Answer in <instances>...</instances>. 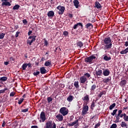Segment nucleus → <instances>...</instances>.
Here are the masks:
<instances>
[{"label": "nucleus", "instance_id": "nucleus-1", "mask_svg": "<svg viewBox=\"0 0 128 128\" xmlns=\"http://www.w3.org/2000/svg\"><path fill=\"white\" fill-rule=\"evenodd\" d=\"M102 44L104 45V50H108L112 48V42L110 37H106L102 42Z\"/></svg>", "mask_w": 128, "mask_h": 128}, {"label": "nucleus", "instance_id": "nucleus-2", "mask_svg": "<svg viewBox=\"0 0 128 128\" xmlns=\"http://www.w3.org/2000/svg\"><path fill=\"white\" fill-rule=\"evenodd\" d=\"M96 54H92V56L87 57L84 58V62L87 64H92L96 60Z\"/></svg>", "mask_w": 128, "mask_h": 128}, {"label": "nucleus", "instance_id": "nucleus-3", "mask_svg": "<svg viewBox=\"0 0 128 128\" xmlns=\"http://www.w3.org/2000/svg\"><path fill=\"white\" fill-rule=\"evenodd\" d=\"M90 78V74L88 72L85 73L84 76H82L80 78V84H84L86 82H88V78Z\"/></svg>", "mask_w": 128, "mask_h": 128}, {"label": "nucleus", "instance_id": "nucleus-4", "mask_svg": "<svg viewBox=\"0 0 128 128\" xmlns=\"http://www.w3.org/2000/svg\"><path fill=\"white\" fill-rule=\"evenodd\" d=\"M59 112L63 116H66L68 114V109L66 107H62L60 109Z\"/></svg>", "mask_w": 128, "mask_h": 128}, {"label": "nucleus", "instance_id": "nucleus-5", "mask_svg": "<svg viewBox=\"0 0 128 128\" xmlns=\"http://www.w3.org/2000/svg\"><path fill=\"white\" fill-rule=\"evenodd\" d=\"M44 128H56V123H54L52 126V121L49 120L46 123Z\"/></svg>", "mask_w": 128, "mask_h": 128}, {"label": "nucleus", "instance_id": "nucleus-6", "mask_svg": "<svg viewBox=\"0 0 128 128\" xmlns=\"http://www.w3.org/2000/svg\"><path fill=\"white\" fill-rule=\"evenodd\" d=\"M36 36H29L26 41L27 44L30 46L34 42H36Z\"/></svg>", "mask_w": 128, "mask_h": 128}, {"label": "nucleus", "instance_id": "nucleus-7", "mask_svg": "<svg viewBox=\"0 0 128 128\" xmlns=\"http://www.w3.org/2000/svg\"><path fill=\"white\" fill-rule=\"evenodd\" d=\"M57 10H58V14L60 15L64 14V10H66V8L64 6H58L56 7Z\"/></svg>", "mask_w": 128, "mask_h": 128}, {"label": "nucleus", "instance_id": "nucleus-8", "mask_svg": "<svg viewBox=\"0 0 128 128\" xmlns=\"http://www.w3.org/2000/svg\"><path fill=\"white\" fill-rule=\"evenodd\" d=\"M86 105H83L82 110V116H86V114H88V104H85Z\"/></svg>", "mask_w": 128, "mask_h": 128}, {"label": "nucleus", "instance_id": "nucleus-9", "mask_svg": "<svg viewBox=\"0 0 128 128\" xmlns=\"http://www.w3.org/2000/svg\"><path fill=\"white\" fill-rule=\"evenodd\" d=\"M67 126H74L75 128H78L79 126L78 125V120H76L72 122V124L68 123Z\"/></svg>", "mask_w": 128, "mask_h": 128}, {"label": "nucleus", "instance_id": "nucleus-10", "mask_svg": "<svg viewBox=\"0 0 128 128\" xmlns=\"http://www.w3.org/2000/svg\"><path fill=\"white\" fill-rule=\"evenodd\" d=\"M82 100L85 102V104H88V103L90 102V96L86 94L82 98Z\"/></svg>", "mask_w": 128, "mask_h": 128}, {"label": "nucleus", "instance_id": "nucleus-11", "mask_svg": "<svg viewBox=\"0 0 128 128\" xmlns=\"http://www.w3.org/2000/svg\"><path fill=\"white\" fill-rule=\"evenodd\" d=\"M110 69L106 68L102 72V74L104 76H110Z\"/></svg>", "mask_w": 128, "mask_h": 128}, {"label": "nucleus", "instance_id": "nucleus-12", "mask_svg": "<svg viewBox=\"0 0 128 128\" xmlns=\"http://www.w3.org/2000/svg\"><path fill=\"white\" fill-rule=\"evenodd\" d=\"M96 89V84H92L90 88V94H92L94 92V91Z\"/></svg>", "mask_w": 128, "mask_h": 128}, {"label": "nucleus", "instance_id": "nucleus-13", "mask_svg": "<svg viewBox=\"0 0 128 128\" xmlns=\"http://www.w3.org/2000/svg\"><path fill=\"white\" fill-rule=\"evenodd\" d=\"M40 118L42 120V122H44V120H46V113H44V112H42L40 113Z\"/></svg>", "mask_w": 128, "mask_h": 128}, {"label": "nucleus", "instance_id": "nucleus-14", "mask_svg": "<svg viewBox=\"0 0 128 128\" xmlns=\"http://www.w3.org/2000/svg\"><path fill=\"white\" fill-rule=\"evenodd\" d=\"M96 76H102V70L101 69H98V70H96Z\"/></svg>", "mask_w": 128, "mask_h": 128}, {"label": "nucleus", "instance_id": "nucleus-15", "mask_svg": "<svg viewBox=\"0 0 128 128\" xmlns=\"http://www.w3.org/2000/svg\"><path fill=\"white\" fill-rule=\"evenodd\" d=\"M40 72L41 74H45L48 72V70H46V67L42 66L40 68Z\"/></svg>", "mask_w": 128, "mask_h": 128}, {"label": "nucleus", "instance_id": "nucleus-16", "mask_svg": "<svg viewBox=\"0 0 128 128\" xmlns=\"http://www.w3.org/2000/svg\"><path fill=\"white\" fill-rule=\"evenodd\" d=\"M56 118H57L59 122H62V120H64V116L62 114H58L56 116Z\"/></svg>", "mask_w": 128, "mask_h": 128}, {"label": "nucleus", "instance_id": "nucleus-17", "mask_svg": "<svg viewBox=\"0 0 128 128\" xmlns=\"http://www.w3.org/2000/svg\"><path fill=\"white\" fill-rule=\"evenodd\" d=\"M126 82H127L126 81V80H122L120 83V86L124 88V86H126Z\"/></svg>", "mask_w": 128, "mask_h": 128}, {"label": "nucleus", "instance_id": "nucleus-18", "mask_svg": "<svg viewBox=\"0 0 128 128\" xmlns=\"http://www.w3.org/2000/svg\"><path fill=\"white\" fill-rule=\"evenodd\" d=\"M47 16H48V18H52L54 16V12L52 10L49 11L47 14Z\"/></svg>", "mask_w": 128, "mask_h": 128}, {"label": "nucleus", "instance_id": "nucleus-19", "mask_svg": "<svg viewBox=\"0 0 128 128\" xmlns=\"http://www.w3.org/2000/svg\"><path fill=\"white\" fill-rule=\"evenodd\" d=\"M2 6H10L12 4L10 3L9 2L6 1L4 2H2Z\"/></svg>", "mask_w": 128, "mask_h": 128}, {"label": "nucleus", "instance_id": "nucleus-20", "mask_svg": "<svg viewBox=\"0 0 128 128\" xmlns=\"http://www.w3.org/2000/svg\"><path fill=\"white\" fill-rule=\"evenodd\" d=\"M78 26H82V28L83 26H82V24L81 22H79V23H77L76 24H75L74 26H73V28L74 30H76V28H78Z\"/></svg>", "mask_w": 128, "mask_h": 128}, {"label": "nucleus", "instance_id": "nucleus-21", "mask_svg": "<svg viewBox=\"0 0 128 128\" xmlns=\"http://www.w3.org/2000/svg\"><path fill=\"white\" fill-rule=\"evenodd\" d=\"M94 8H102V6L100 4L98 1L95 2V6Z\"/></svg>", "mask_w": 128, "mask_h": 128}, {"label": "nucleus", "instance_id": "nucleus-22", "mask_svg": "<svg viewBox=\"0 0 128 128\" xmlns=\"http://www.w3.org/2000/svg\"><path fill=\"white\" fill-rule=\"evenodd\" d=\"M74 96L70 95L67 98V100L69 102H72V100H74Z\"/></svg>", "mask_w": 128, "mask_h": 128}, {"label": "nucleus", "instance_id": "nucleus-23", "mask_svg": "<svg viewBox=\"0 0 128 128\" xmlns=\"http://www.w3.org/2000/svg\"><path fill=\"white\" fill-rule=\"evenodd\" d=\"M112 80V77L109 76L108 78H105L103 82L104 84H108V82H110V81Z\"/></svg>", "mask_w": 128, "mask_h": 128}, {"label": "nucleus", "instance_id": "nucleus-24", "mask_svg": "<svg viewBox=\"0 0 128 128\" xmlns=\"http://www.w3.org/2000/svg\"><path fill=\"white\" fill-rule=\"evenodd\" d=\"M73 4H74V6H76V8H78V4H80V2H78V0H74Z\"/></svg>", "mask_w": 128, "mask_h": 128}, {"label": "nucleus", "instance_id": "nucleus-25", "mask_svg": "<svg viewBox=\"0 0 128 128\" xmlns=\"http://www.w3.org/2000/svg\"><path fill=\"white\" fill-rule=\"evenodd\" d=\"M76 46L81 48H82V46H84V43H82V41L78 42L76 44Z\"/></svg>", "mask_w": 128, "mask_h": 128}, {"label": "nucleus", "instance_id": "nucleus-26", "mask_svg": "<svg viewBox=\"0 0 128 128\" xmlns=\"http://www.w3.org/2000/svg\"><path fill=\"white\" fill-rule=\"evenodd\" d=\"M44 66H52V61H50V60L46 61L44 63Z\"/></svg>", "mask_w": 128, "mask_h": 128}, {"label": "nucleus", "instance_id": "nucleus-27", "mask_svg": "<svg viewBox=\"0 0 128 128\" xmlns=\"http://www.w3.org/2000/svg\"><path fill=\"white\" fill-rule=\"evenodd\" d=\"M115 117L116 118V120L114 122H120V115L116 114Z\"/></svg>", "mask_w": 128, "mask_h": 128}, {"label": "nucleus", "instance_id": "nucleus-28", "mask_svg": "<svg viewBox=\"0 0 128 128\" xmlns=\"http://www.w3.org/2000/svg\"><path fill=\"white\" fill-rule=\"evenodd\" d=\"M90 27H91L92 28H94V26H92V24L90 23H88L85 26L86 28H88Z\"/></svg>", "mask_w": 128, "mask_h": 128}, {"label": "nucleus", "instance_id": "nucleus-29", "mask_svg": "<svg viewBox=\"0 0 128 128\" xmlns=\"http://www.w3.org/2000/svg\"><path fill=\"white\" fill-rule=\"evenodd\" d=\"M103 58L104 60H106V62L110 60H112V58H110V56L108 57V56H105Z\"/></svg>", "mask_w": 128, "mask_h": 128}, {"label": "nucleus", "instance_id": "nucleus-30", "mask_svg": "<svg viewBox=\"0 0 128 128\" xmlns=\"http://www.w3.org/2000/svg\"><path fill=\"white\" fill-rule=\"evenodd\" d=\"M8 80V77L3 76L0 78V82H6Z\"/></svg>", "mask_w": 128, "mask_h": 128}, {"label": "nucleus", "instance_id": "nucleus-31", "mask_svg": "<svg viewBox=\"0 0 128 128\" xmlns=\"http://www.w3.org/2000/svg\"><path fill=\"white\" fill-rule=\"evenodd\" d=\"M74 86L76 88H80V85H78V81L74 82Z\"/></svg>", "mask_w": 128, "mask_h": 128}, {"label": "nucleus", "instance_id": "nucleus-32", "mask_svg": "<svg viewBox=\"0 0 128 128\" xmlns=\"http://www.w3.org/2000/svg\"><path fill=\"white\" fill-rule=\"evenodd\" d=\"M121 126L122 128H128V124L124 122H122L121 123Z\"/></svg>", "mask_w": 128, "mask_h": 128}, {"label": "nucleus", "instance_id": "nucleus-33", "mask_svg": "<svg viewBox=\"0 0 128 128\" xmlns=\"http://www.w3.org/2000/svg\"><path fill=\"white\" fill-rule=\"evenodd\" d=\"M20 8V5L16 4L13 7L12 9L14 10H18Z\"/></svg>", "mask_w": 128, "mask_h": 128}, {"label": "nucleus", "instance_id": "nucleus-34", "mask_svg": "<svg viewBox=\"0 0 128 128\" xmlns=\"http://www.w3.org/2000/svg\"><path fill=\"white\" fill-rule=\"evenodd\" d=\"M94 106H96V102L93 101L92 102V104H91V106H90V108L91 110H94Z\"/></svg>", "mask_w": 128, "mask_h": 128}, {"label": "nucleus", "instance_id": "nucleus-35", "mask_svg": "<svg viewBox=\"0 0 128 128\" xmlns=\"http://www.w3.org/2000/svg\"><path fill=\"white\" fill-rule=\"evenodd\" d=\"M47 100L48 104H52V98L51 97H48Z\"/></svg>", "mask_w": 128, "mask_h": 128}, {"label": "nucleus", "instance_id": "nucleus-36", "mask_svg": "<svg viewBox=\"0 0 128 128\" xmlns=\"http://www.w3.org/2000/svg\"><path fill=\"white\" fill-rule=\"evenodd\" d=\"M27 67H28V65L26 63L24 64L22 66L23 70H26V68Z\"/></svg>", "mask_w": 128, "mask_h": 128}, {"label": "nucleus", "instance_id": "nucleus-37", "mask_svg": "<svg viewBox=\"0 0 128 128\" xmlns=\"http://www.w3.org/2000/svg\"><path fill=\"white\" fill-rule=\"evenodd\" d=\"M116 106V103H113L112 105H110L109 107L110 110H112Z\"/></svg>", "mask_w": 128, "mask_h": 128}, {"label": "nucleus", "instance_id": "nucleus-38", "mask_svg": "<svg viewBox=\"0 0 128 128\" xmlns=\"http://www.w3.org/2000/svg\"><path fill=\"white\" fill-rule=\"evenodd\" d=\"M24 100V98H20V100H18V104H22V102Z\"/></svg>", "mask_w": 128, "mask_h": 128}, {"label": "nucleus", "instance_id": "nucleus-39", "mask_svg": "<svg viewBox=\"0 0 128 128\" xmlns=\"http://www.w3.org/2000/svg\"><path fill=\"white\" fill-rule=\"evenodd\" d=\"M40 74V71H36V72H34L33 74L35 76H38V74Z\"/></svg>", "mask_w": 128, "mask_h": 128}, {"label": "nucleus", "instance_id": "nucleus-40", "mask_svg": "<svg viewBox=\"0 0 128 128\" xmlns=\"http://www.w3.org/2000/svg\"><path fill=\"white\" fill-rule=\"evenodd\" d=\"M4 36H6V34L1 33L0 34V40H2V38H4Z\"/></svg>", "mask_w": 128, "mask_h": 128}, {"label": "nucleus", "instance_id": "nucleus-41", "mask_svg": "<svg viewBox=\"0 0 128 128\" xmlns=\"http://www.w3.org/2000/svg\"><path fill=\"white\" fill-rule=\"evenodd\" d=\"M118 112V109H116L114 110H113V112L111 113L112 116H114L115 114H116V112Z\"/></svg>", "mask_w": 128, "mask_h": 128}, {"label": "nucleus", "instance_id": "nucleus-42", "mask_svg": "<svg viewBox=\"0 0 128 128\" xmlns=\"http://www.w3.org/2000/svg\"><path fill=\"white\" fill-rule=\"evenodd\" d=\"M63 35L64 36H68V32L64 31L63 32Z\"/></svg>", "mask_w": 128, "mask_h": 128}, {"label": "nucleus", "instance_id": "nucleus-43", "mask_svg": "<svg viewBox=\"0 0 128 128\" xmlns=\"http://www.w3.org/2000/svg\"><path fill=\"white\" fill-rule=\"evenodd\" d=\"M22 112H28V108H26V109H23L22 110Z\"/></svg>", "mask_w": 128, "mask_h": 128}, {"label": "nucleus", "instance_id": "nucleus-44", "mask_svg": "<svg viewBox=\"0 0 128 128\" xmlns=\"http://www.w3.org/2000/svg\"><path fill=\"white\" fill-rule=\"evenodd\" d=\"M118 126L116 124H113L110 127V128H116Z\"/></svg>", "mask_w": 128, "mask_h": 128}, {"label": "nucleus", "instance_id": "nucleus-45", "mask_svg": "<svg viewBox=\"0 0 128 128\" xmlns=\"http://www.w3.org/2000/svg\"><path fill=\"white\" fill-rule=\"evenodd\" d=\"M48 42L46 40H44V46H48Z\"/></svg>", "mask_w": 128, "mask_h": 128}, {"label": "nucleus", "instance_id": "nucleus-46", "mask_svg": "<svg viewBox=\"0 0 128 128\" xmlns=\"http://www.w3.org/2000/svg\"><path fill=\"white\" fill-rule=\"evenodd\" d=\"M100 126V123L98 122V124H95L94 128H98V126Z\"/></svg>", "mask_w": 128, "mask_h": 128}, {"label": "nucleus", "instance_id": "nucleus-47", "mask_svg": "<svg viewBox=\"0 0 128 128\" xmlns=\"http://www.w3.org/2000/svg\"><path fill=\"white\" fill-rule=\"evenodd\" d=\"M122 110H120L118 111V114H117L118 116H120V114H122Z\"/></svg>", "mask_w": 128, "mask_h": 128}, {"label": "nucleus", "instance_id": "nucleus-48", "mask_svg": "<svg viewBox=\"0 0 128 128\" xmlns=\"http://www.w3.org/2000/svg\"><path fill=\"white\" fill-rule=\"evenodd\" d=\"M22 22L24 24H28V21L24 19L22 20Z\"/></svg>", "mask_w": 128, "mask_h": 128}, {"label": "nucleus", "instance_id": "nucleus-49", "mask_svg": "<svg viewBox=\"0 0 128 128\" xmlns=\"http://www.w3.org/2000/svg\"><path fill=\"white\" fill-rule=\"evenodd\" d=\"M20 32H18V31L16 32V34H15L16 38H18V34H20Z\"/></svg>", "mask_w": 128, "mask_h": 128}, {"label": "nucleus", "instance_id": "nucleus-50", "mask_svg": "<svg viewBox=\"0 0 128 128\" xmlns=\"http://www.w3.org/2000/svg\"><path fill=\"white\" fill-rule=\"evenodd\" d=\"M123 119L125 122H128V116H126L125 118H123Z\"/></svg>", "mask_w": 128, "mask_h": 128}, {"label": "nucleus", "instance_id": "nucleus-51", "mask_svg": "<svg viewBox=\"0 0 128 128\" xmlns=\"http://www.w3.org/2000/svg\"><path fill=\"white\" fill-rule=\"evenodd\" d=\"M68 16L70 18H72V17L74 16V15L72 14H68Z\"/></svg>", "mask_w": 128, "mask_h": 128}, {"label": "nucleus", "instance_id": "nucleus-52", "mask_svg": "<svg viewBox=\"0 0 128 128\" xmlns=\"http://www.w3.org/2000/svg\"><path fill=\"white\" fill-rule=\"evenodd\" d=\"M103 94H104V93L102 92H100L98 96V98H102Z\"/></svg>", "mask_w": 128, "mask_h": 128}, {"label": "nucleus", "instance_id": "nucleus-53", "mask_svg": "<svg viewBox=\"0 0 128 128\" xmlns=\"http://www.w3.org/2000/svg\"><path fill=\"white\" fill-rule=\"evenodd\" d=\"M14 94H16L14 93V92H12L10 94V96H14Z\"/></svg>", "mask_w": 128, "mask_h": 128}, {"label": "nucleus", "instance_id": "nucleus-54", "mask_svg": "<svg viewBox=\"0 0 128 128\" xmlns=\"http://www.w3.org/2000/svg\"><path fill=\"white\" fill-rule=\"evenodd\" d=\"M32 34V31L29 30V32H28V36H30Z\"/></svg>", "mask_w": 128, "mask_h": 128}, {"label": "nucleus", "instance_id": "nucleus-55", "mask_svg": "<svg viewBox=\"0 0 128 128\" xmlns=\"http://www.w3.org/2000/svg\"><path fill=\"white\" fill-rule=\"evenodd\" d=\"M5 126H6V122L4 120L3 123L2 124V127L4 128Z\"/></svg>", "mask_w": 128, "mask_h": 128}, {"label": "nucleus", "instance_id": "nucleus-56", "mask_svg": "<svg viewBox=\"0 0 128 128\" xmlns=\"http://www.w3.org/2000/svg\"><path fill=\"white\" fill-rule=\"evenodd\" d=\"M124 46L126 48L128 47V41H126V42H125V44H124Z\"/></svg>", "mask_w": 128, "mask_h": 128}, {"label": "nucleus", "instance_id": "nucleus-57", "mask_svg": "<svg viewBox=\"0 0 128 128\" xmlns=\"http://www.w3.org/2000/svg\"><path fill=\"white\" fill-rule=\"evenodd\" d=\"M27 64V66H28V68H32V64L28 63V64Z\"/></svg>", "mask_w": 128, "mask_h": 128}, {"label": "nucleus", "instance_id": "nucleus-58", "mask_svg": "<svg viewBox=\"0 0 128 128\" xmlns=\"http://www.w3.org/2000/svg\"><path fill=\"white\" fill-rule=\"evenodd\" d=\"M71 34H76V32H74V29H72V30Z\"/></svg>", "mask_w": 128, "mask_h": 128}, {"label": "nucleus", "instance_id": "nucleus-59", "mask_svg": "<svg viewBox=\"0 0 128 128\" xmlns=\"http://www.w3.org/2000/svg\"><path fill=\"white\" fill-rule=\"evenodd\" d=\"M4 90H0V94H4Z\"/></svg>", "mask_w": 128, "mask_h": 128}, {"label": "nucleus", "instance_id": "nucleus-60", "mask_svg": "<svg viewBox=\"0 0 128 128\" xmlns=\"http://www.w3.org/2000/svg\"><path fill=\"white\" fill-rule=\"evenodd\" d=\"M38 126H31V128H38Z\"/></svg>", "mask_w": 128, "mask_h": 128}, {"label": "nucleus", "instance_id": "nucleus-61", "mask_svg": "<svg viewBox=\"0 0 128 128\" xmlns=\"http://www.w3.org/2000/svg\"><path fill=\"white\" fill-rule=\"evenodd\" d=\"M8 62H4V64L5 65V66H8Z\"/></svg>", "mask_w": 128, "mask_h": 128}, {"label": "nucleus", "instance_id": "nucleus-62", "mask_svg": "<svg viewBox=\"0 0 128 128\" xmlns=\"http://www.w3.org/2000/svg\"><path fill=\"white\" fill-rule=\"evenodd\" d=\"M119 116H120V118H124V115H123L122 114H120L119 115Z\"/></svg>", "mask_w": 128, "mask_h": 128}, {"label": "nucleus", "instance_id": "nucleus-63", "mask_svg": "<svg viewBox=\"0 0 128 128\" xmlns=\"http://www.w3.org/2000/svg\"><path fill=\"white\" fill-rule=\"evenodd\" d=\"M122 114H123V118H125L128 116L126 113H124Z\"/></svg>", "mask_w": 128, "mask_h": 128}, {"label": "nucleus", "instance_id": "nucleus-64", "mask_svg": "<svg viewBox=\"0 0 128 128\" xmlns=\"http://www.w3.org/2000/svg\"><path fill=\"white\" fill-rule=\"evenodd\" d=\"M18 26H16L14 28V30H18Z\"/></svg>", "mask_w": 128, "mask_h": 128}]
</instances>
